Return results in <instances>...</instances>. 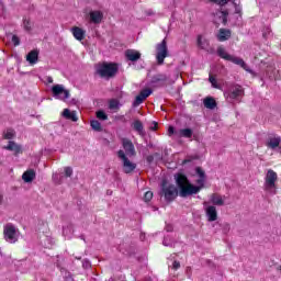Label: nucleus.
Wrapping results in <instances>:
<instances>
[{"mask_svg": "<svg viewBox=\"0 0 281 281\" xmlns=\"http://www.w3.org/2000/svg\"><path fill=\"white\" fill-rule=\"evenodd\" d=\"M3 139H14L16 132L13 128H7L2 132Z\"/></svg>", "mask_w": 281, "mask_h": 281, "instance_id": "29", "label": "nucleus"}, {"mask_svg": "<svg viewBox=\"0 0 281 281\" xmlns=\"http://www.w3.org/2000/svg\"><path fill=\"white\" fill-rule=\"evenodd\" d=\"M65 177H71L74 175V169L71 167L64 168Z\"/></svg>", "mask_w": 281, "mask_h": 281, "instance_id": "40", "label": "nucleus"}, {"mask_svg": "<svg viewBox=\"0 0 281 281\" xmlns=\"http://www.w3.org/2000/svg\"><path fill=\"white\" fill-rule=\"evenodd\" d=\"M195 172L200 177V179H205V171H203L201 167H196Z\"/></svg>", "mask_w": 281, "mask_h": 281, "instance_id": "39", "label": "nucleus"}, {"mask_svg": "<svg viewBox=\"0 0 281 281\" xmlns=\"http://www.w3.org/2000/svg\"><path fill=\"white\" fill-rule=\"evenodd\" d=\"M71 33L77 41H85V34H86L85 30L78 26H74L71 29Z\"/></svg>", "mask_w": 281, "mask_h": 281, "instance_id": "23", "label": "nucleus"}, {"mask_svg": "<svg viewBox=\"0 0 281 281\" xmlns=\"http://www.w3.org/2000/svg\"><path fill=\"white\" fill-rule=\"evenodd\" d=\"M89 18L91 23L99 25V23H102V20L104 19V13L100 10H93L89 12Z\"/></svg>", "mask_w": 281, "mask_h": 281, "instance_id": "17", "label": "nucleus"}, {"mask_svg": "<svg viewBox=\"0 0 281 281\" xmlns=\"http://www.w3.org/2000/svg\"><path fill=\"white\" fill-rule=\"evenodd\" d=\"M82 267H83V269H90L91 268V262H89V260H83L82 261Z\"/></svg>", "mask_w": 281, "mask_h": 281, "instance_id": "44", "label": "nucleus"}, {"mask_svg": "<svg viewBox=\"0 0 281 281\" xmlns=\"http://www.w3.org/2000/svg\"><path fill=\"white\" fill-rule=\"evenodd\" d=\"M32 21L24 19L23 21V27L25 30V32H32Z\"/></svg>", "mask_w": 281, "mask_h": 281, "instance_id": "35", "label": "nucleus"}, {"mask_svg": "<svg viewBox=\"0 0 281 281\" xmlns=\"http://www.w3.org/2000/svg\"><path fill=\"white\" fill-rule=\"evenodd\" d=\"M176 183L179 188V196L186 199L188 196H192V194H199L203 186H205V178H200L196 180L198 186H193L188 180V177L183 173H176L175 175Z\"/></svg>", "mask_w": 281, "mask_h": 281, "instance_id": "1", "label": "nucleus"}, {"mask_svg": "<svg viewBox=\"0 0 281 281\" xmlns=\"http://www.w3.org/2000/svg\"><path fill=\"white\" fill-rule=\"evenodd\" d=\"M225 195H221L218 193H213L210 195V204L212 203V205H217V207H223V205H225Z\"/></svg>", "mask_w": 281, "mask_h": 281, "instance_id": "16", "label": "nucleus"}, {"mask_svg": "<svg viewBox=\"0 0 281 281\" xmlns=\"http://www.w3.org/2000/svg\"><path fill=\"white\" fill-rule=\"evenodd\" d=\"M47 82L52 85V82H54V79L52 77H47Z\"/></svg>", "mask_w": 281, "mask_h": 281, "instance_id": "48", "label": "nucleus"}, {"mask_svg": "<svg viewBox=\"0 0 281 281\" xmlns=\"http://www.w3.org/2000/svg\"><path fill=\"white\" fill-rule=\"evenodd\" d=\"M229 38H232V31L229 29H220L217 34V40L220 43L229 41Z\"/></svg>", "mask_w": 281, "mask_h": 281, "instance_id": "19", "label": "nucleus"}, {"mask_svg": "<svg viewBox=\"0 0 281 281\" xmlns=\"http://www.w3.org/2000/svg\"><path fill=\"white\" fill-rule=\"evenodd\" d=\"M56 177H58V175H54V176H53V179H56Z\"/></svg>", "mask_w": 281, "mask_h": 281, "instance_id": "50", "label": "nucleus"}, {"mask_svg": "<svg viewBox=\"0 0 281 281\" xmlns=\"http://www.w3.org/2000/svg\"><path fill=\"white\" fill-rule=\"evenodd\" d=\"M125 57L131 63H137V60H139V58H142V53H139L135 49H127V50H125Z\"/></svg>", "mask_w": 281, "mask_h": 281, "instance_id": "18", "label": "nucleus"}, {"mask_svg": "<svg viewBox=\"0 0 281 281\" xmlns=\"http://www.w3.org/2000/svg\"><path fill=\"white\" fill-rule=\"evenodd\" d=\"M221 19H222V23L223 25H227V16H229V11L227 10H224V11H221Z\"/></svg>", "mask_w": 281, "mask_h": 281, "instance_id": "37", "label": "nucleus"}, {"mask_svg": "<svg viewBox=\"0 0 281 281\" xmlns=\"http://www.w3.org/2000/svg\"><path fill=\"white\" fill-rule=\"evenodd\" d=\"M166 229H167V232H171L172 231V226H167Z\"/></svg>", "mask_w": 281, "mask_h": 281, "instance_id": "49", "label": "nucleus"}, {"mask_svg": "<svg viewBox=\"0 0 281 281\" xmlns=\"http://www.w3.org/2000/svg\"><path fill=\"white\" fill-rule=\"evenodd\" d=\"M160 196H165V200L168 203H171V201L176 200L177 196H179V190L175 187V184H166V182L162 183Z\"/></svg>", "mask_w": 281, "mask_h": 281, "instance_id": "7", "label": "nucleus"}, {"mask_svg": "<svg viewBox=\"0 0 281 281\" xmlns=\"http://www.w3.org/2000/svg\"><path fill=\"white\" fill-rule=\"evenodd\" d=\"M123 153H125L126 157H135L137 155V151L135 150V145L133 144V140L128 138H122L121 139Z\"/></svg>", "mask_w": 281, "mask_h": 281, "instance_id": "12", "label": "nucleus"}, {"mask_svg": "<svg viewBox=\"0 0 281 281\" xmlns=\"http://www.w3.org/2000/svg\"><path fill=\"white\" fill-rule=\"evenodd\" d=\"M168 58V42L162 40L161 43L156 45V59L158 65H164V60Z\"/></svg>", "mask_w": 281, "mask_h": 281, "instance_id": "9", "label": "nucleus"}, {"mask_svg": "<svg viewBox=\"0 0 281 281\" xmlns=\"http://www.w3.org/2000/svg\"><path fill=\"white\" fill-rule=\"evenodd\" d=\"M52 93L57 100H68L69 98V90H66L63 85L53 86Z\"/></svg>", "mask_w": 281, "mask_h": 281, "instance_id": "11", "label": "nucleus"}, {"mask_svg": "<svg viewBox=\"0 0 281 281\" xmlns=\"http://www.w3.org/2000/svg\"><path fill=\"white\" fill-rule=\"evenodd\" d=\"M24 183H32L36 179V171L34 169H29L22 175Z\"/></svg>", "mask_w": 281, "mask_h": 281, "instance_id": "21", "label": "nucleus"}, {"mask_svg": "<svg viewBox=\"0 0 281 281\" xmlns=\"http://www.w3.org/2000/svg\"><path fill=\"white\" fill-rule=\"evenodd\" d=\"M281 144V137L278 135L269 136L266 146L267 148H270L271 150H276V148H279Z\"/></svg>", "mask_w": 281, "mask_h": 281, "instance_id": "15", "label": "nucleus"}, {"mask_svg": "<svg viewBox=\"0 0 281 281\" xmlns=\"http://www.w3.org/2000/svg\"><path fill=\"white\" fill-rule=\"evenodd\" d=\"M198 47H200V49H210V41H207V38H204L203 36L199 35L198 36Z\"/></svg>", "mask_w": 281, "mask_h": 281, "instance_id": "27", "label": "nucleus"}, {"mask_svg": "<svg viewBox=\"0 0 281 281\" xmlns=\"http://www.w3.org/2000/svg\"><path fill=\"white\" fill-rule=\"evenodd\" d=\"M209 81L211 82L212 87H214V89H218V85L216 83V78H214V76H210L209 77Z\"/></svg>", "mask_w": 281, "mask_h": 281, "instance_id": "41", "label": "nucleus"}, {"mask_svg": "<svg viewBox=\"0 0 281 281\" xmlns=\"http://www.w3.org/2000/svg\"><path fill=\"white\" fill-rule=\"evenodd\" d=\"M181 268V263L179 261H173L172 263V269L177 270V269H180Z\"/></svg>", "mask_w": 281, "mask_h": 281, "instance_id": "45", "label": "nucleus"}, {"mask_svg": "<svg viewBox=\"0 0 281 281\" xmlns=\"http://www.w3.org/2000/svg\"><path fill=\"white\" fill-rule=\"evenodd\" d=\"M109 109L111 111H120V101L117 99H111L109 101Z\"/></svg>", "mask_w": 281, "mask_h": 281, "instance_id": "31", "label": "nucleus"}, {"mask_svg": "<svg viewBox=\"0 0 281 281\" xmlns=\"http://www.w3.org/2000/svg\"><path fill=\"white\" fill-rule=\"evenodd\" d=\"M63 116L66 120H71L72 122H78V115L76 114V111L70 112L69 109H65L63 112Z\"/></svg>", "mask_w": 281, "mask_h": 281, "instance_id": "25", "label": "nucleus"}, {"mask_svg": "<svg viewBox=\"0 0 281 281\" xmlns=\"http://www.w3.org/2000/svg\"><path fill=\"white\" fill-rule=\"evenodd\" d=\"M168 135L169 137H172V135H177V132L175 131L173 126H169L168 128Z\"/></svg>", "mask_w": 281, "mask_h": 281, "instance_id": "43", "label": "nucleus"}, {"mask_svg": "<svg viewBox=\"0 0 281 281\" xmlns=\"http://www.w3.org/2000/svg\"><path fill=\"white\" fill-rule=\"evenodd\" d=\"M177 137H186L187 139H190L193 135V132L191 128H182L178 132H176Z\"/></svg>", "mask_w": 281, "mask_h": 281, "instance_id": "26", "label": "nucleus"}, {"mask_svg": "<svg viewBox=\"0 0 281 281\" xmlns=\"http://www.w3.org/2000/svg\"><path fill=\"white\" fill-rule=\"evenodd\" d=\"M278 173L273 169H269L265 177L263 190L269 194H277Z\"/></svg>", "mask_w": 281, "mask_h": 281, "instance_id": "5", "label": "nucleus"}, {"mask_svg": "<svg viewBox=\"0 0 281 281\" xmlns=\"http://www.w3.org/2000/svg\"><path fill=\"white\" fill-rule=\"evenodd\" d=\"M147 164H153L155 161V157L153 155L147 156L146 158Z\"/></svg>", "mask_w": 281, "mask_h": 281, "instance_id": "46", "label": "nucleus"}, {"mask_svg": "<svg viewBox=\"0 0 281 281\" xmlns=\"http://www.w3.org/2000/svg\"><path fill=\"white\" fill-rule=\"evenodd\" d=\"M20 236H21V232H19V228H16L14 224L8 223L7 225H4L3 238L7 243L14 245V243H19Z\"/></svg>", "mask_w": 281, "mask_h": 281, "instance_id": "6", "label": "nucleus"}, {"mask_svg": "<svg viewBox=\"0 0 281 281\" xmlns=\"http://www.w3.org/2000/svg\"><path fill=\"white\" fill-rule=\"evenodd\" d=\"M12 43H13V45L16 47V46H19V45H21V40L19 38V36H16V35H12Z\"/></svg>", "mask_w": 281, "mask_h": 281, "instance_id": "42", "label": "nucleus"}, {"mask_svg": "<svg viewBox=\"0 0 281 281\" xmlns=\"http://www.w3.org/2000/svg\"><path fill=\"white\" fill-rule=\"evenodd\" d=\"M203 104L205 109H211V110L216 109V100H214V98L212 97L205 98Z\"/></svg>", "mask_w": 281, "mask_h": 281, "instance_id": "28", "label": "nucleus"}, {"mask_svg": "<svg viewBox=\"0 0 281 281\" xmlns=\"http://www.w3.org/2000/svg\"><path fill=\"white\" fill-rule=\"evenodd\" d=\"M63 235L66 238H71L74 236V225L68 224L66 227L63 228Z\"/></svg>", "mask_w": 281, "mask_h": 281, "instance_id": "30", "label": "nucleus"}, {"mask_svg": "<svg viewBox=\"0 0 281 281\" xmlns=\"http://www.w3.org/2000/svg\"><path fill=\"white\" fill-rule=\"evenodd\" d=\"M211 3H215V5H220L221 8L227 5V3H229V1L232 0H210Z\"/></svg>", "mask_w": 281, "mask_h": 281, "instance_id": "34", "label": "nucleus"}, {"mask_svg": "<svg viewBox=\"0 0 281 281\" xmlns=\"http://www.w3.org/2000/svg\"><path fill=\"white\" fill-rule=\"evenodd\" d=\"M217 56H220V58H223V60H228L229 63H234V65H238L239 67H241V69H245V71H251L249 70V66H247L243 58L229 55V53H227V50L223 46H220L217 48Z\"/></svg>", "mask_w": 281, "mask_h": 281, "instance_id": "4", "label": "nucleus"}, {"mask_svg": "<svg viewBox=\"0 0 281 281\" xmlns=\"http://www.w3.org/2000/svg\"><path fill=\"white\" fill-rule=\"evenodd\" d=\"M90 126L93 131H97V133H102V124L99 121L97 120L91 121Z\"/></svg>", "mask_w": 281, "mask_h": 281, "instance_id": "32", "label": "nucleus"}, {"mask_svg": "<svg viewBox=\"0 0 281 281\" xmlns=\"http://www.w3.org/2000/svg\"><path fill=\"white\" fill-rule=\"evenodd\" d=\"M150 201H153V191H147V192H145V194H144V202H145V203H148V202H150Z\"/></svg>", "mask_w": 281, "mask_h": 281, "instance_id": "38", "label": "nucleus"}, {"mask_svg": "<svg viewBox=\"0 0 281 281\" xmlns=\"http://www.w3.org/2000/svg\"><path fill=\"white\" fill-rule=\"evenodd\" d=\"M233 5L235 8V14H239V16H243V7H240V3H236V1H233Z\"/></svg>", "mask_w": 281, "mask_h": 281, "instance_id": "36", "label": "nucleus"}, {"mask_svg": "<svg viewBox=\"0 0 281 281\" xmlns=\"http://www.w3.org/2000/svg\"><path fill=\"white\" fill-rule=\"evenodd\" d=\"M151 93H153V89L150 88L142 90L139 94L135 98L133 102V106H139V104H142L144 100H146V98H149Z\"/></svg>", "mask_w": 281, "mask_h": 281, "instance_id": "13", "label": "nucleus"}, {"mask_svg": "<svg viewBox=\"0 0 281 281\" xmlns=\"http://www.w3.org/2000/svg\"><path fill=\"white\" fill-rule=\"evenodd\" d=\"M203 207L209 223H214V221H218V212L216 211L215 205H211L210 202L204 201Z\"/></svg>", "mask_w": 281, "mask_h": 281, "instance_id": "10", "label": "nucleus"}, {"mask_svg": "<svg viewBox=\"0 0 281 281\" xmlns=\"http://www.w3.org/2000/svg\"><path fill=\"white\" fill-rule=\"evenodd\" d=\"M117 71V64L114 63L104 61L95 66V74L100 76V78H104L105 80H110V78H115Z\"/></svg>", "mask_w": 281, "mask_h": 281, "instance_id": "3", "label": "nucleus"}, {"mask_svg": "<svg viewBox=\"0 0 281 281\" xmlns=\"http://www.w3.org/2000/svg\"><path fill=\"white\" fill-rule=\"evenodd\" d=\"M224 98L231 102V104L234 102H240L243 98H245V89L238 83H232L224 91Z\"/></svg>", "mask_w": 281, "mask_h": 281, "instance_id": "2", "label": "nucleus"}, {"mask_svg": "<svg viewBox=\"0 0 281 281\" xmlns=\"http://www.w3.org/2000/svg\"><path fill=\"white\" fill-rule=\"evenodd\" d=\"M167 80H168V76H166L165 74H158L151 78L150 83L159 85V83L166 82Z\"/></svg>", "mask_w": 281, "mask_h": 281, "instance_id": "24", "label": "nucleus"}, {"mask_svg": "<svg viewBox=\"0 0 281 281\" xmlns=\"http://www.w3.org/2000/svg\"><path fill=\"white\" fill-rule=\"evenodd\" d=\"M97 117H98V120H102L103 122L109 120V115H106L104 110L97 111Z\"/></svg>", "mask_w": 281, "mask_h": 281, "instance_id": "33", "label": "nucleus"}, {"mask_svg": "<svg viewBox=\"0 0 281 281\" xmlns=\"http://www.w3.org/2000/svg\"><path fill=\"white\" fill-rule=\"evenodd\" d=\"M188 161H190V160H184L183 164H188Z\"/></svg>", "mask_w": 281, "mask_h": 281, "instance_id": "51", "label": "nucleus"}, {"mask_svg": "<svg viewBox=\"0 0 281 281\" xmlns=\"http://www.w3.org/2000/svg\"><path fill=\"white\" fill-rule=\"evenodd\" d=\"M2 148L3 150H10V153H14L15 156L23 153V147L14 140H9L8 145L3 146Z\"/></svg>", "mask_w": 281, "mask_h": 281, "instance_id": "14", "label": "nucleus"}, {"mask_svg": "<svg viewBox=\"0 0 281 281\" xmlns=\"http://www.w3.org/2000/svg\"><path fill=\"white\" fill-rule=\"evenodd\" d=\"M132 127L133 130L138 133V135H140V137H145L146 136V131H144V124L142 123V121L139 120H135L132 123Z\"/></svg>", "mask_w": 281, "mask_h": 281, "instance_id": "20", "label": "nucleus"}, {"mask_svg": "<svg viewBox=\"0 0 281 281\" xmlns=\"http://www.w3.org/2000/svg\"><path fill=\"white\" fill-rule=\"evenodd\" d=\"M162 245H164L165 247H172V244L168 243V238H165V239H164Z\"/></svg>", "mask_w": 281, "mask_h": 281, "instance_id": "47", "label": "nucleus"}, {"mask_svg": "<svg viewBox=\"0 0 281 281\" xmlns=\"http://www.w3.org/2000/svg\"><path fill=\"white\" fill-rule=\"evenodd\" d=\"M41 54V52L38 49H33L31 50L27 55H26V60L29 61V64L31 65H36V63H38V55Z\"/></svg>", "mask_w": 281, "mask_h": 281, "instance_id": "22", "label": "nucleus"}, {"mask_svg": "<svg viewBox=\"0 0 281 281\" xmlns=\"http://www.w3.org/2000/svg\"><path fill=\"white\" fill-rule=\"evenodd\" d=\"M117 157L119 159H121L123 164V172H125V175H131V172H133L135 168H137V164L131 161V159H128V156H126L124 150L120 149L117 151Z\"/></svg>", "mask_w": 281, "mask_h": 281, "instance_id": "8", "label": "nucleus"}]
</instances>
